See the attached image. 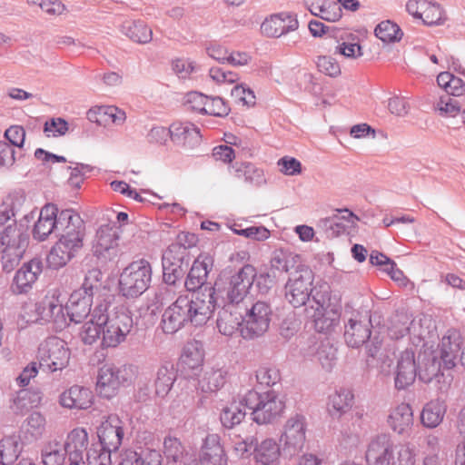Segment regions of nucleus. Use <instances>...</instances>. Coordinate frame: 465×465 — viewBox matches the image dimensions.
<instances>
[{"label":"nucleus","instance_id":"aec40b11","mask_svg":"<svg viewBox=\"0 0 465 465\" xmlns=\"http://www.w3.org/2000/svg\"><path fill=\"white\" fill-rule=\"evenodd\" d=\"M394 454V445L387 436H379L368 445L365 460L368 465H390Z\"/></svg>","mask_w":465,"mask_h":465},{"label":"nucleus","instance_id":"58836bf2","mask_svg":"<svg viewBox=\"0 0 465 465\" xmlns=\"http://www.w3.org/2000/svg\"><path fill=\"white\" fill-rule=\"evenodd\" d=\"M242 401V395L239 401H232L222 410L220 419L225 428L232 429L244 420L246 412L242 407L245 405Z\"/></svg>","mask_w":465,"mask_h":465},{"label":"nucleus","instance_id":"4c0bfd02","mask_svg":"<svg viewBox=\"0 0 465 465\" xmlns=\"http://www.w3.org/2000/svg\"><path fill=\"white\" fill-rule=\"evenodd\" d=\"M22 452V443L18 436L11 435L0 440V463L12 465Z\"/></svg>","mask_w":465,"mask_h":465},{"label":"nucleus","instance_id":"a878e982","mask_svg":"<svg viewBox=\"0 0 465 465\" xmlns=\"http://www.w3.org/2000/svg\"><path fill=\"white\" fill-rule=\"evenodd\" d=\"M87 118L106 127L111 124H123L126 120V114L124 111L114 105H97L88 110Z\"/></svg>","mask_w":465,"mask_h":465},{"label":"nucleus","instance_id":"ea45409f","mask_svg":"<svg viewBox=\"0 0 465 465\" xmlns=\"http://www.w3.org/2000/svg\"><path fill=\"white\" fill-rule=\"evenodd\" d=\"M227 371L220 368H210L204 371L199 380V386L204 392H213L220 390L226 381Z\"/></svg>","mask_w":465,"mask_h":465},{"label":"nucleus","instance_id":"473e14b6","mask_svg":"<svg viewBox=\"0 0 465 465\" xmlns=\"http://www.w3.org/2000/svg\"><path fill=\"white\" fill-rule=\"evenodd\" d=\"M354 395L350 389L340 388L329 396L328 412L332 417H341L353 406Z\"/></svg>","mask_w":465,"mask_h":465},{"label":"nucleus","instance_id":"3c124183","mask_svg":"<svg viewBox=\"0 0 465 465\" xmlns=\"http://www.w3.org/2000/svg\"><path fill=\"white\" fill-rule=\"evenodd\" d=\"M174 381L173 369L162 366L158 369L154 381L155 393L160 397L166 396L171 391Z\"/></svg>","mask_w":465,"mask_h":465},{"label":"nucleus","instance_id":"49530a36","mask_svg":"<svg viewBox=\"0 0 465 465\" xmlns=\"http://www.w3.org/2000/svg\"><path fill=\"white\" fill-rule=\"evenodd\" d=\"M437 83L440 88L450 95L461 96L465 94V82L449 72L440 73L437 76Z\"/></svg>","mask_w":465,"mask_h":465},{"label":"nucleus","instance_id":"412c9836","mask_svg":"<svg viewBox=\"0 0 465 465\" xmlns=\"http://www.w3.org/2000/svg\"><path fill=\"white\" fill-rule=\"evenodd\" d=\"M416 371L414 352L409 350L401 351L395 369V387L403 390L411 385L416 379Z\"/></svg>","mask_w":465,"mask_h":465},{"label":"nucleus","instance_id":"de8ad7c7","mask_svg":"<svg viewBox=\"0 0 465 465\" xmlns=\"http://www.w3.org/2000/svg\"><path fill=\"white\" fill-rule=\"evenodd\" d=\"M375 35L384 43H395L401 40L403 32L396 23L385 20L376 26Z\"/></svg>","mask_w":465,"mask_h":465},{"label":"nucleus","instance_id":"1a4fd4ad","mask_svg":"<svg viewBox=\"0 0 465 465\" xmlns=\"http://www.w3.org/2000/svg\"><path fill=\"white\" fill-rule=\"evenodd\" d=\"M271 315L272 310L268 303H253L242 318V336L248 339L262 336L269 329Z\"/></svg>","mask_w":465,"mask_h":465},{"label":"nucleus","instance_id":"0e129e2a","mask_svg":"<svg viewBox=\"0 0 465 465\" xmlns=\"http://www.w3.org/2000/svg\"><path fill=\"white\" fill-rule=\"evenodd\" d=\"M102 447L100 450L90 449L86 453L87 465H111V452Z\"/></svg>","mask_w":465,"mask_h":465},{"label":"nucleus","instance_id":"603ef678","mask_svg":"<svg viewBox=\"0 0 465 465\" xmlns=\"http://www.w3.org/2000/svg\"><path fill=\"white\" fill-rule=\"evenodd\" d=\"M235 173L238 177L243 174L245 181L255 185H261L265 183L263 171L257 168L251 163H236Z\"/></svg>","mask_w":465,"mask_h":465},{"label":"nucleus","instance_id":"864d4df0","mask_svg":"<svg viewBox=\"0 0 465 465\" xmlns=\"http://www.w3.org/2000/svg\"><path fill=\"white\" fill-rule=\"evenodd\" d=\"M65 455L66 453L61 449L59 442H51L42 453V461L44 465H63Z\"/></svg>","mask_w":465,"mask_h":465},{"label":"nucleus","instance_id":"a18cd8bd","mask_svg":"<svg viewBox=\"0 0 465 465\" xmlns=\"http://www.w3.org/2000/svg\"><path fill=\"white\" fill-rule=\"evenodd\" d=\"M160 455L155 450H150L148 454L143 457L140 453L125 450L121 454L119 465H159Z\"/></svg>","mask_w":465,"mask_h":465},{"label":"nucleus","instance_id":"f03ea898","mask_svg":"<svg viewBox=\"0 0 465 465\" xmlns=\"http://www.w3.org/2000/svg\"><path fill=\"white\" fill-rule=\"evenodd\" d=\"M60 234L51 247L46 264L49 268L58 270L65 266L83 249L86 228L80 214L72 209L60 212Z\"/></svg>","mask_w":465,"mask_h":465},{"label":"nucleus","instance_id":"a211bd4d","mask_svg":"<svg viewBox=\"0 0 465 465\" xmlns=\"http://www.w3.org/2000/svg\"><path fill=\"white\" fill-rule=\"evenodd\" d=\"M88 433L84 428H75L66 436L64 450L68 456L70 465L84 464V453L88 446Z\"/></svg>","mask_w":465,"mask_h":465},{"label":"nucleus","instance_id":"09e8293b","mask_svg":"<svg viewBox=\"0 0 465 465\" xmlns=\"http://www.w3.org/2000/svg\"><path fill=\"white\" fill-rule=\"evenodd\" d=\"M240 315L238 312H232L228 310H223L219 313L217 320V328L219 331L226 336H232L235 333L241 325Z\"/></svg>","mask_w":465,"mask_h":465},{"label":"nucleus","instance_id":"5fc2aeb1","mask_svg":"<svg viewBox=\"0 0 465 465\" xmlns=\"http://www.w3.org/2000/svg\"><path fill=\"white\" fill-rule=\"evenodd\" d=\"M435 109L443 117H456L462 112L460 103L449 95L440 96L435 104Z\"/></svg>","mask_w":465,"mask_h":465},{"label":"nucleus","instance_id":"4468645a","mask_svg":"<svg viewBox=\"0 0 465 465\" xmlns=\"http://www.w3.org/2000/svg\"><path fill=\"white\" fill-rule=\"evenodd\" d=\"M407 12L414 18L420 19L425 25H440L445 21L440 5L430 0H408Z\"/></svg>","mask_w":465,"mask_h":465},{"label":"nucleus","instance_id":"f704fd0d","mask_svg":"<svg viewBox=\"0 0 465 465\" xmlns=\"http://www.w3.org/2000/svg\"><path fill=\"white\" fill-rule=\"evenodd\" d=\"M200 131L190 123H174L171 125V139L177 143L192 146L200 141Z\"/></svg>","mask_w":465,"mask_h":465},{"label":"nucleus","instance_id":"e2e57ef3","mask_svg":"<svg viewBox=\"0 0 465 465\" xmlns=\"http://www.w3.org/2000/svg\"><path fill=\"white\" fill-rule=\"evenodd\" d=\"M230 108L226 103L220 97H207L204 114L213 116H226Z\"/></svg>","mask_w":465,"mask_h":465},{"label":"nucleus","instance_id":"338daca9","mask_svg":"<svg viewBox=\"0 0 465 465\" xmlns=\"http://www.w3.org/2000/svg\"><path fill=\"white\" fill-rule=\"evenodd\" d=\"M277 165L280 172L285 175L293 176L302 173V163L297 159L291 156H283L278 160Z\"/></svg>","mask_w":465,"mask_h":465},{"label":"nucleus","instance_id":"7c9ffc66","mask_svg":"<svg viewBox=\"0 0 465 465\" xmlns=\"http://www.w3.org/2000/svg\"><path fill=\"white\" fill-rule=\"evenodd\" d=\"M388 424L398 434L408 432L413 425L411 407L404 402L397 405L388 416Z\"/></svg>","mask_w":465,"mask_h":465},{"label":"nucleus","instance_id":"bf43d9fd","mask_svg":"<svg viewBox=\"0 0 465 465\" xmlns=\"http://www.w3.org/2000/svg\"><path fill=\"white\" fill-rule=\"evenodd\" d=\"M128 36L134 42L145 44L152 40L153 32L143 23H134L128 28Z\"/></svg>","mask_w":465,"mask_h":465},{"label":"nucleus","instance_id":"37998d69","mask_svg":"<svg viewBox=\"0 0 465 465\" xmlns=\"http://www.w3.org/2000/svg\"><path fill=\"white\" fill-rule=\"evenodd\" d=\"M413 324L411 316L406 312H396L390 320L388 332L391 339L398 340L410 332Z\"/></svg>","mask_w":465,"mask_h":465},{"label":"nucleus","instance_id":"20e7f679","mask_svg":"<svg viewBox=\"0 0 465 465\" xmlns=\"http://www.w3.org/2000/svg\"><path fill=\"white\" fill-rule=\"evenodd\" d=\"M153 276L151 262L140 258L130 262L120 273L118 288L120 293L128 299L137 298L150 286Z\"/></svg>","mask_w":465,"mask_h":465},{"label":"nucleus","instance_id":"052dcab7","mask_svg":"<svg viewBox=\"0 0 465 465\" xmlns=\"http://www.w3.org/2000/svg\"><path fill=\"white\" fill-rule=\"evenodd\" d=\"M209 75L218 84H237L240 80L237 73L224 70L221 67H212L209 71Z\"/></svg>","mask_w":465,"mask_h":465},{"label":"nucleus","instance_id":"2f4dec72","mask_svg":"<svg viewBox=\"0 0 465 465\" xmlns=\"http://www.w3.org/2000/svg\"><path fill=\"white\" fill-rule=\"evenodd\" d=\"M253 454L259 465H278L281 458L280 444L274 439H264L256 445Z\"/></svg>","mask_w":465,"mask_h":465},{"label":"nucleus","instance_id":"6e6d98bb","mask_svg":"<svg viewBox=\"0 0 465 465\" xmlns=\"http://www.w3.org/2000/svg\"><path fill=\"white\" fill-rule=\"evenodd\" d=\"M318 71L330 77H338L341 74L339 63L332 57L322 55L316 61Z\"/></svg>","mask_w":465,"mask_h":465},{"label":"nucleus","instance_id":"423d86ee","mask_svg":"<svg viewBox=\"0 0 465 465\" xmlns=\"http://www.w3.org/2000/svg\"><path fill=\"white\" fill-rule=\"evenodd\" d=\"M27 246V237L16 221L0 230V255L3 269L12 271L22 259Z\"/></svg>","mask_w":465,"mask_h":465},{"label":"nucleus","instance_id":"cd10ccee","mask_svg":"<svg viewBox=\"0 0 465 465\" xmlns=\"http://www.w3.org/2000/svg\"><path fill=\"white\" fill-rule=\"evenodd\" d=\"M297 21L288 14L272 15L266 18L261 25L263 35L269 37H279L291 30H294Z\"/></svg>","mask_w":465,"mask_h":465},{"label":"nucleus","instance_id":"9b49d317","mask_svg":"<svg viewBox=\"0 0 465 465\" xmlns=\"http://www.w3.org/2000/svg\"><path fill=\"white\" fill-rule=\"evenodd\" d=\"M65 308L54 296H45L38 307V316L30 318L32 321H39L41 323L51 324L55 331H62L68 326Z\"/></svg>","mask_w":465,"mask_h":465},{"label":"nucleus","instance_id":"72a5a7b5","mask_svg":"<svg viewBox=\"0 0 465 465\" xmlns=\"http://www.w3.org/2000/svg\"><path fill=\"white\" fill-rule=\"evenodd\" d=\"M462 338L457 331H449L440 343L441 359L448 368L455 365V359L461 350Z\"/></svg>","mask_w":465,"mask_h":465},{"label":"nucleus","instance_id":"2eb2a0df","mask_svg":"<svg viewBox=\"0 0 465 465\" xmlns=\"http://www.w3.org/2000/svg\"><path fill=\"white\" fill-rule=\"evenodd\" d=\"M256 272L252 265H244L232 275L226 288L228 300L232 303L241 302L249 293L253 284Z\"/></svg>","mask_w":465,"mask_h":465},{"label":"nucleus","instance_id":"13d9d810","mask_svg":"<svg viewBox=\"0 0 465 465\" xmlns=\"http://www.w3.org/2000/svg\"><path fill=\"white\" fill-rule=\"evenodd\" d=\"M231 230L237 235L258 242L266 241L271 236V232L264 226H251L243 230H236L235 226H231Z\"/></svg>","mask_w":465,"mask_h":465},{"label":"nucleus","instance_id":"f3484780","mask_svg":"<svg viewBox=\"0 0 465 465\" xmlns=\"http://www.w3.org/2000/svg\"><path fill=\"white\" fill-rule=\"evenodd\" d=\"M306 419L301 414L290 417L281 436L284 449L297 450L303 447L306 440Z\"/></svg>","mask_w":465,"mask_h":465},{"label":"nucleus","instance_id":"6ab92c4d","mask_svg":"<svg viewBox=\"0 0 465 465\" xmlns=\"http://www.w3.org/2000/svg\"><path fill=\"white\" fill-rule=\"evenodd\" d=\"M93 297L83 290H75L64 306L69 322H82L91 313Z\"/></svg>","mask_w":465,"mask_h":465},{"label":"nucleus","instance_id":"b1692460","mask_svg":"<svg viewBox=\"0 0 465 465\" xmlns=\"http://www.w3.org/2000/svg\"><path fill=\"white\" fill-rule=\"evenodd\" d=\"M121 381L118 371L112 365H103L97 374L96 391L104 398L114 397L120 389Z\"/></svg>","mask_w":465,"mask_h":465},{"label":"nucleus","instance_id":"9d476101","mask_svg":"<svg viewBox=\"0 0 465 465\" xmlns=\"http://www.w3.org/2000/svg\"><path fill=\"white\" fill-rule=\"evenodd\" d=\"M188 254L187 248L181 242L172 243L162 259L163 277L166 283L174 284L183 275V262Z\"/></svg>","mask_w":465,"mask_h":465},{"label":"nucleus","instance_id":"4be33fe9","mask_svg":"<svg viewBox=\"0 0 465 465\" xmlns=\"http://www.w3.org/2000/svg\"><path fill=\"white\" fill-rule=\"evenodd\" d=\"M60 213L55 204L46 203L42 207L34 229L33 236L38 241H45L54 230H59Z\"/></svg>","mask_w":465,"mask_h":465},{"label":"nucleus","instance_id":"a19ab883","mask_svg":"<svg viewBox=\"0 0 465 465\" xmlns=\"http://www.w3.org/2000/svg\"><path fill=\"white\" fill-rule=\"evenodd\" d=\"M371 336V330L368 324L351 319L346 328L344 337L351 347L362 345Z\"/></svg>","mask_w":465,"mask_h":465},{"label":"nucleus","instance_id":"393cba45","mask_svg":"<svg viewBox=\"0 0 465 465\" xmlns=\"http://www.w3.org/2000/svg\"><path fill=\"white\" fill-rule=\"evenodd\" d=\"M59 402L70 410H86L94 403V394L88 388L74 385L60 395Z\"/></svg>","mask_w":465,"mask_h":465},{"label":"nucleus","instance_id":"7ed1b4c3","mask_svg":"<svg viewBox=\"0 0 465 465\" xmlns=\"http://www.w3.org/2000/svg\"><path fill=\"white\" fill-rule=\"evenodd\" d=\"M245 407L252 410V420L257 424H268L280 418L285 410V402L274 391L259 393L250 390L242 395Z\"/></svg>","mask_w":465,"mask_h":465},{"label":"nucleus","instance_id":"8fccbe9b","mask_svg":"<svg viewBox=\"0 0 465 465\" xmlns=\"http://www.w3.org/2000/svg\"><path fill=\"white\" fill-rule=\"evenodd\" d=\"M391 465H415L416 451L414 446L410 442L394 445V454L392 455Z\"/></svg>","mask_w":465,"mask_h":465},{"label":"nucleus","instance_id":"c756f323","mask_svg":"<svg viewBox=\"0 0 465 465\" xmlns=\"http://www.w3.org/2000/svg\"><path fill=\"white\" fill-rule=\"evenodd\" d=\"M42 272V262L32 259L25 263L15 273L14 283L19 292H27L37 281Z\"/></svg>","mask_w":465,"mask_h":465},{"label":"nucleus","instance_id":"79ce46f5","mask_svg":"<svg viewBox=\"0 0 465 465\" xmlns=\"http://www.w3.org/2000/svg\"><path fill=\"white\" fill-rule=\"evenodd\" d=\"M204 351L198 341H188L181 356L182 364L191 370H194L203 363Z\"/></svg>","mask_w":465,"mask_h":465},{"label":"nucleus","instance_id":"bb28decb","mask_svg":"<svg viewBox=\"0 0 465 465\" xmlns=\"http://www.w3.org/2000/svg\"><path fill=\"white\" fill-rule=\"evenodd\" d=\"M201 465H227L225 450L217 434L205 438L202 448Z\"/></svg>","mask_w":465,"mask_h":465},{"label":"nucleus","instance_id":"c03bdc74","mask_svg":"<svg viewBox=\"0 0 465 465\" xmlns=\"http://www.w3.org/2000/svg\"><path fill=\"white\" fill-rule=\"evenodd\" d=\"M164 457L173 462H183L189 455L183 442L176 437L168 436L163 440Z\"/></svg>","mask_w":465,"mask_h":465},{"label":"nucleus","instance_id":"dca6fc26","mask_svg":"<svg viewBox=\"0 0 465 465\" xmlns=\"http://www.w3.org/2000/svg\"><path fill=\"white\" fill-rule=\"evenodd\" d=\"M313 275L310 271H303L295 274L286 284V299L294 307H301L306 303L312 292Z\"/></svg>","mask_w":465,"mask_h":465},{"label":"nucleus","instance_id":"5701e85b","mask_svg":"<svg viewBox=\"0 0 465 465\" xmlns=\"http://www.w3.org/2000/svg\"><path fill=\"white\" fill-rule=\"evenodd\" d=\"M213 262V257L209 253H201L194 260L185 281V286L189 291L194 292L204 284Z\"/></svg>","mask_w":465,"mask_h":465},{"label":"nucleus","instance_id":"c85d7f7f","mask_svg":"<svg viewBox=\"0 0 465 465\" xmlns=\"http://www.w3.org/2000/svg\"><path fill=\"white\" fill-rule=\"evenodd\" d=\"M107 311V303L97 304L88 322H84L79 331V337L84 344L92 345L98 340L102 341V323L97 321L99 315H103V312Z\"/></svg>","mask_w":465,"mask_h":465},{"label":"nucleus","instance_id":"e433bc0d","mask_svg":"<svg viewBox=\"0 0 465 465\" xmlns=\"http://www.w3.org/2000/svg\"><path fill=\"white\" fill-rule=\"evenodd\" d=\"M447 406L444 401L436 400L427 403L420 414L422 424L427 428H436L443 420Z\"/></svg>","mask_w":465,"mask_h":465},{"label":"nucleus","instance_id":"f257e3e1","mask_svg":"<svg viewBox=\"0 0 465 465\" xmlns=\"http://www.w3.org/2000/svg\"><path fill=\"white\" fill-rule=\"evenodd\" d=\"M215 289L205 287L191 295L179 296L167 307L161 320L163 332L173 334L187 322L195 326L205 324L212 317L215 307Z\"/></svg>","mask_w":465,"mask_h":465},{"label":"nucleus","instance_id":"f8f14e48","mask_svg":"<svg viewBox=\"0 0 465 465\" xmlns=\"http://www.w3.org/2000/svg\"><path fill=\"white\" fill-rule=\"evenodd\" d=\"M119 233L116 228L101 226L92 241L94 256L103 260H112L119 252Z\"/></svg>","mask_w":465,"mask_h":465},{"label":"nucleus","instance_id":"6e6552de","mask_svg":"<svg viewBox=\"0 0 465 465\" xmlns=\"http://www.w3.org/2000/svg\"><path fill=\"white\" fill-rule=\"evenodd\" d=\"M71 351L66 342L57 337L45 340L38 347L36 359L40 367L50 372L65 369L70 362Z\"/></svg>","mask_w":465,"mask_h":465},{"label":"nucleus","instance_id":"4d7b16f0","mask_svg":"<svg viewBox=\"0 0 465 465\" xmlns=\"http://www.w3.org/2000/svg\"><path fill=\"white\" fill-rule=\"evenodd\" d=\"M102 278L103 273L100 269L96 267L89 269L85 273L82 287L79 290L84 291L94 298V292L100 286Z\"/></svg>","mask_w":465,"mask_h":465},{"label":"nucleus","instance_id":"69168bd1","mask_svg":"<svg viewBox=\"0 0 465 465\" xmlns=\"http://www.w3.org/2000/svg\"><path fill=\"white\" fill-rule=\"evenodd\" d=\"M256 378L261 384L274 385L280 381V371L275 367L262 366L256 372Z\"/></svg>","mask_w":465,"mask_h":465},{"label":"nucleus","instance_id":"c9c22d12","mask_svg":"<svg viewBox=\"0 0 465 465\" xmlns=\"http://www.w3.org/2000/svg\"><path fill=\"white\" fill-rule=\"evenodd\" d=\"M309 9L313 15L328 22H337L342 16L341 7L333 0H317L309 5Z\"/></svg>","mask_w":465,"mask_h":465},{"label":"nucleus","instance_id":"ddd939ff","mask_svg":"<svg viewBox=\"0 0 465 465\" xmlns=\"http://www.w3.org/2000/svg\"><path fill=\"white\" fill-rule=\"evenodd\" d=\"M96 433L103 448L115 451L124 437V422L117 415H109L97 427Z\"/></svg>","mask_w":465,"mask_h":465},{"label":"nucleus","instance_id":"680f3d73","mask_svg":"<svg viewBox=\"0 0 465 465\" xmlns=\"http://www.w3.org/2000/svg\"><path fill=\"white\" fill-rule=\"evenodd\" d=\"M231 95L235 99V101L242 103V104L250 106L255 104L256 98L253 91L244 84H237L232 88Z\"/></svg>","mask_w":465,"mask_h":465},{"label":"nucleus","instance_id":"774afa93","mask_svg":"<svg viewBox=\"0 0 465 465\" xmlns=\"http://www.w3.org/2000/svg\"><path fill=\"white\" fill-rule=\"evenodd\" d=\"M252 444V440L242 439L237 436L233 440L232 455L238 460L248 458L251 455Z\"/></svg>","mask_w":465,"mask_h":465},{"label":"nucleus","instance_id":"39448f33","mask_svg":"<svg viewBox=\"0 0 465 465\" xmlns=\"http://www.w3.org/2000/svg\"><path fill=\"white\" fill-rule=\"evenodd\" d=\"M102 323L103 348H115L124 342L133 328V319L124 309H114L103 312V315L97 317Z\"/></svg>","mask_w":465,"mask_h":465},{"label":"nucleus","instance_id":"0eeeda50","mask_svg":"<svg viewBox=\"0 0 465 465\" xmlns=\"http://www.w3.org/2000/svg\"><path fill=\"white\" fill-rule=\"evenodd\" d=\"M322 288L313 297L317 304L312 316L314 328L318 332L330 333L340 322L341 304L339 298L331 297L329 286Z\"/></svg>","mask_w":465,"mask_h":465}]
</instances>
